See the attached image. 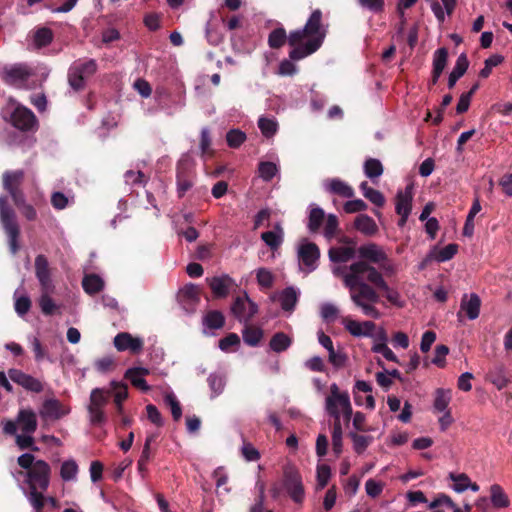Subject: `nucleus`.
<instances>
[{
    "mask_svg": "<svg viewBox=\"0 0 512 512\" xmlns=\"http://www.w3.org/2000/svg\"><path fill=\"white\" fill-rule=\"evenodd\" d=\"M328 27V23L323 21L322 11L313 10L302 28L288 34V44L293 47L289 52L290 58L301 60L315 53L322 46Z\"/></svg>",
    "mask_w": 512,
    "mask_h": 512,
    "instance_id": "7ed1b4c3",
    "label": "nucleus"
},
{
    "mask_svg": "<svg viewBox=\"0 0 512 512\" xmlns=\"http://www.w3.org/2000/svg\"><path fill=\"white\" fill-rule=\"evenodd\" d=\"M34 433H17L15 436V442L16 445L19 447V449H33L38 450V448L35 446V441L33 438Z\"/></svg>",
    "mask_w": 512,
    "mask_h": 512,
    "instance_id": "5fc2aeb1",
    "label": "nucleus"
},
{
    "mask_svg": "<svg viewBox=\"0 0 512 512\" xmlns=\"http://www.w3.org/2000/svg\"><path fill=\"white\" fill-rule=\"evenodd\" d=\"M297 258L299 269L310 273L318 267L320 258L319 247L309 239L303 238L297 246Z\"/></svg>",
    "mask_w": 512,
    "mask_h": 512,
    "instance_id": "9b49d317",
    "label": "nucleus"
},
{
    "mask_svg": "<svg viewBox=\"0 0 512 512\" xmlns=\"http://www.w3.org/2000/svg\"><path fill=\"white\" fill-rule=\"evenodd\" d=\"M89 420L92 425H102L106 422V416L102 407L88 405Z\"/></svg>",
    "mask_w": 512,
    "mask_h": 512,
    "instance_id": "0e129e2a",
    "label": "nucleus"
},
{
    "mask_svg": "<svg viewBox=\"0 0 512 512\" xmlns=\"http://www.w3.org/2000/svg\"><path fill=\"white\" fill-rule=\"evenodd\" d=\"M8 376L13 382L17 383L28 391L39 393L43 390V384L40 380L22 372L21 370L10 369L8 371Z\"/></svg>",
    "mask_w": 512,
    "mask_h": 512,
    "instance_id": "f3484780",
    "label": "nucleus"
},
{
    "mask_svg": "<svg viewBox=\"0 0 512 512\" xmlns=\"http://www.w3.org/2000/svg\"><path fill=\"white\" fill-rule=\"evenodd\" d=\"M286 41L288 42V35L283 27L272 30L268 36V45L273 49L282 47Z\"/></svg>",
    "mask_w": 512,
    "mask_h": 512,
    "instance_id": "c03bdc74",
    "label": "nucleus"
},
{
    "mask_svg": "<svg viewBox=\"0 0 512 512\" xmlns=\"http://www.w3.org/2000/svg\"><path fill=\"white\" fill-rule=\"evenodd\" d=\"M361 259L359 262H366L374 266L378 265L379 271L386 277H393L398 273V265L387 255L383 247L376 243H366L357 249Z\"/></svg>",
    "mask_w": 512,
    "mask_h": 512,
    "instance_id": "39448f33",
    "label": "nucleus"
},
{
    "mask_svg": "<svg viewBox=\"0 0 512 512\" xmlns=\"http://www.w3.org/2000/svg\"><path fill=\"white\" fill-rule=\"evenodd\" d=\"M283 237L284 231L280 223H276L272 231L263 232L261 234L263 242L272 250H276L281 246Z\"/></svg>",
    "mask_w": 512,
    "mask_h": 512,
    "instance_id": "bb28decb",
    "label": "nucleus"
},
{
    "mask_svg": "<svg viewBox=\"0 0 512 512\" xmlns=\"http://www.w3.org/2000/svg\"><path fill=\"white\" fill-rule=\"evenodd\" d=\"M180 296L183 302L195 306L199 302V289L196 285H187L181 290Z\"/></svg>",
    "mask_w": 512,
    "mask_h": 512,
    "instance_id": "864d4df0",
    "label": "nucleus"
},
{
    "mask_svg": "<svg viewBox=\"0 0 512 512\" xmlns=\"http://www.w3.org/2000/svg\"><path fill=\"white\" fill-rule=\"evenodd\" d=\"M325 218H326L325 213L322 208H320L316 204H310L309 205L308 222H307V228H308L309 232H311V233L318 232V230L322 226Z\"/></svg>",
    "mask_w": 512,
    "mask_h": 512,
    "instance_id": "cd10ccee",
    "label": "nucleus"
},
{
    "mask_svg": "<svg viewBox=\"0 0 512 512\" xmlns=\"http://www.w3.org/2000/svg\"><path fill=\"white\" fill-rule=\"evenodd\" d=\"M452 399V392L450 389L438 388L434 393L433 409L435 412L449 411V404Z\"/></svg>",
    "mask_w": 512,
    "mask_h": 512,
    "instance_id": "7c9ffc66",
    "label": "nucleus"
},
{
    "mask_svg": "<svg viewBox=\"0 0 512 512\" xmlns=\"http://www.w3.org/2000/svg\"><path fill=\"white\" fill-rule=\"evenodd\" d=\"M324 188L332 193L344 198H352L354 196L353 188L339 178L328 179L324 182Z\"/></svg>",
    "mask_w": 512,
    "mask_h": 512,
    "instance_id": "b1692460",
    "label": "nucleus"
},
{
    "mask_svg": "<svg viewBox=\"0 0 512 512\" xmlns=\"http://www.w3.org/2000/svg\"><path fill=\"white\" fill-rule=\"evenodd\" d=\"M469 66L467 56L462 53L456 60V63L448 77V87L451 89L456 82L465 74Z\"/></svg>",
    "mask_w": 512,
    "mask_h": 512,
    "instance_id": "c756f323",
    "label": "nucleus"
},
{
    "mask_svg": "<svg viewBox=\"0 0 512 512\" xmlns=\"http://www.w3.org/2000/svg\"><path fill=\"white\" fill-rule=\"evenodd\" d=\"M364 174L366 177L375 182L384 171L383 165L380 160L376 158H368L363 165Z\"/></svg>",
    "mask_w": 512,
    "mask_h": 512,
    "instance_id": "e433bc0d",
    "label": "nucleus"
},
{
    "mask_svg": "<svg viewBox=\"0 0 512 512\" xmlns=\"http://www.w3.org/2000/svg\"><path fill=\"white\" fill-rule=\"evenodd\" d=\"M113 344L118 351H130L139 353L143 349V340L140 337H134L128 332L118 333L113 340Z\"/></svg>",
    "mask_w": 512,
    "mask_h": 512,
    "instance_id": "a211bd4d",
    "label": "nucleus"
},
{
    "mask_svg": "<svg viewBox=\"0 0 512 512\" xmlns=\"http://www.w3.org/2000/svg\"><path fill=\"white\" fill-rule=\"evenodd\" d=\"M125 182L128 185H145L148 178L141 171L128 170L124 174Z\"/></svg>",
    "mask_w": 512,
    "mask_h": 512,
    "instance_id": "e2e57ef3",
    "label": "nucleus"
},
{
    "mask_svg": "<svg viewBox=\"0 0 512 512\" xmlns=\"http://www.w3.org/2000/svg\"><path fill=\"white\" fill-rule=\"evenodd\" d=\"M458 251V245L456 244H448L447 246L440 249L436 255L435 260L437 262H446L454 257V255Z\"/></svg>",
    "mask_w": 512,
    "mask_h": 512,
    "instance_id": "774afa93",
    "label": "nucleus"
},
{
    "mask_svg": "<svg viewBox=\"0 0 512 512\" xmlns=\"http://www.w3.org/2000/svg\"><path fill=\"white\" fill-rule=\"evenodd\" d=\"M279 172L277 164L269 161L260 162L258 166L259 177L269 182Z\"/></svg>",
    "mask_w": 512,
    "mask_h": 512,
    "instance_id": "49530a36",
    "label": "nucleus"
},
{
    "mask_svg": "<svg viewBox=\"0 0 512 512\" xmlns=\"http://www.w3.org/2000/svg\"><path fill=\"white\" fill-rule=\"evenodd\" d=\"M489 380L498 390L505 388L509 383V379L507 378L503 367H497L491 371L489 374Z\"/></svg>",
    "mask_w": 512,
    "mask_h": 512,
    "instance_id": "de8ad7c7",
    "label": "nucleus"
},
{
    "mask_svg": "<svg viewBox=\"0 0 512 512\" xmlns=\"http://www.w3.org/2000/svg\"><path fill=\"white\" fill-rule=\"evenodd\" d=\"M97 71V63L93 59H78L68 70V83L75 91L85 87L86 80Z\"/></svg>",
    "mask_w": 512,
    "mask_h": 512,
    "instance_id": "6e6552de",
    "label": "nucleus"
},
{
    "mask_svg": "<svg viewBox=\"0 0 512 512\" xmlns=\"http://www.w3.org/2000/svg\"><path fill=\"white\" fill-rule=\"evenodd\" d=\"M50 466L44 460H37L32 469L27 471L25 482L29 491L26 497L36 511L43 508L45 498L43 492L46 491L50 483Z\"/></svg>",
    "mask_w": 512,
    "mask_h": 512,
    "instance_id": "20e7f679",
    "label": "nucleus"
},
{
    "mask_svg": "<svg viewBox=\"0 0 512 512\" xmlns=\"http://www.w3.org/2000/svg\"><path fill=\"white\" fill-rule=\"evenodd\" d=\"M283 487L296 504L301 505L305 499V488L299 470L293 464L283 467Z\"/></svg>",
    "mask_w": 512,
    "mask_h": 512,
    "instance_id": "1a4fd4ad",
    "label": "nucleus"
},
{
    "mask_svg": "<svg viewBox=\"0 0 512 512\" xmlns=\"http://www.w3.org/2000/svg\"><path fill=\"white\" fill-rule=\"evenodd\" d=\"M0 222L8 236L9 247L13 254L18 251L19 226L13 209L7 204V198L0 196Z\"/></svg>",
    "mask_w": 512,
    "mask_h": 512,
    "instance_id": "9d476101",
    "label": "nucleus"
},
{
    "mask_svg": "<svg viewBox=\"0 0 512 512\" xmlns=\"http://www.w3.org/2000/svg\"><path fill=\"white\" fill-rule=\"evenodd\" d=\"M193 186V178L184 172L183 164L179 163L177 168V194L181 198Z\"/></svg>",
    "mask_w": 512,
    "mask_h": 512,
    "instance_id": "72a5a7b5",
    "label": "nucleus"
},
{
    "mask_svg": "<svg viewBox=\"0 0 512 512\" xmlns=\"http://www.w3.org/2000/svg\"><path fill=\"white\" fill-rule=\"evenodd\" d=\"M334 274L342 278L351 301L365 316L379 319L382 315L376 308L380 300L376 288L384 293L391 304L398 307L404 305L400 293L388 285L385 275L366 262H354L348 267L336 268Z\"/></svg>",
    "mask_w": 512,
    "mask_h": 512,
    "instance_id": "f257e3e1",
    "label": "nucleus"
},
{
    "mask_svg": "<svg viewBox=\"0 0 512 512\" xmlns=\"http://www.w3.org/2000/svg\"><path fill=\"white\" fill-rule=\"evenodd\" d=\"M82 287L86 293L93 295L104 288V281L96 274H89L83 278Z\"/></svg>",
    "mask_w": 512,
    "mask_h": 512,
    "instance_id": "c9c22d12",
    "label": "nucleus"
},
{
    "mask_svg": "<svg viewBox=\"0 0 512 512\" xmlns=\"http://www.w3.org/2000/svg\"><path fill=\"white\" fill-rule=\"evenodd\" d=\"M334 274L342 278L351 301L365 316L379 319L382 315L376 308L380 300L376 288L384 293L391 304L398 307L404 305L400 293L388 285L385 275L366 262H354L348 267L336 268Z\"/></svg>",
    "mask_w": 512,
    "mask_h": 512,
    "instance_id": "f03ea898",
    "label": "nucleus"
},
{
    "mask_svg": "<svg viewBox=\"0 0 512 512\" xmlns=\"http://www.w3.org/2000/svg\"><path fill=\"white\" fill-rule=\"evenodd\" d=\"M385 484L382 481L375 480L373 478L368 479L365 482V492L371 498H377L383 492Z\"/></svg>",
    "mask_w": 512,
    "mask_h": 512,
    "instance_id": "052dcab7",
    "label": "nucleus"
},
{
    "mask_svg": "<svg viewBox=\"0 0 512 512\" xmlns=\"http://www.w3.org/2000/svg\"><path fill=\"white\" fill-rule=\"evenodd\" d=\"M108 396L107 389L95 388L91 391L89 404L103 408L108 402Z\"/></svg>",
    "mask_w": 512,
    "mask_h": 512,
    "instance_id": "4d7b16f0",
    "label": "nucleus"
},
{
    "mask_svg": "<svg viewBox=\"0 0 512 512\" xmlns=\"http://www.w3.org/2000/svg\"><path fill=\"white\" fill-rule=\"evenodd\" d=\"M150 370L145 367H132L125 372V378L128 379L133 386L143 392H148L150 386L147 384L144 377L149 375Z\"/></svg>",
    "mask_w": 512,
    "mask_h": 512,
    "instance_id": "412c9836",
    "label": "nucleus"
},
{
    "mask_svg": "<svg viewBox=\"0 0 512 512\" xmlns=\"http://www.w3.org/2000/svg\"><path fill=\"white\" fill-rule=\"evenodd\" d=\"M300 295V289L294 286H289L275 293L272 296V299L280 304L281 309L285 313L291 315L296 308Z\"/></svg>",
    "mask_w": 512,
    "mask_h": 512,
    "instance_id": "2eb2a0df",
    "label": "nucleus"
},
{
    "mask_svg": "<svg viewBox=\"0 0 512 512\" xmlns=\"http://www.w3.org/2000/svg\"><path fill=\"white\" fill-rule=\"evenodd\" d=\"M354 227L361 234L371 237L378 233V225L375 220L367 214H360L354 220Z\"/></svg>",
    "mask_w": 512,
    "mask_h": 512,
    "instance_id": "393cba45",
    "label": "nucleus"
},
{
    "mask_svg": "<svg viewBox=\"0 0 512 512\" xmlns=\"http://www.w3.org/2000/svg\"><path fill=\"white\" fill-rule=\"evenodd\" d=\"M207 382L212 391V397H216L223 392L226 385V378L222 373H211L208 376Z\"/></svg>",
    "mask_w": 512,
    "mask_h": 512,
    "instance_id": "79ce46f5",
    "label": "nucleus"
},
{
    "mask_svg": "<svg viewBox=\"0 0 512 512\" xmlns=\"http://www.w3.org/2000/svg\"><path fill=\"white\" fill-rule=\"evenodd\" d=\"M292 344V338L283 332L274 334L269 342V347L276 353L286 351Z\"/></svg>",
    "mask_w": 512,
    "mask_h": 512,
    "instance_id": "f704fd0d",
    "label": "nucleus"
},
{
    "mask_svg": "<svg viewBox=\"0 0 512 512\" xmlns=\"http://www.w3.org/2000/svg\"><path fill=\"white\" fill-rule=\"evenodd\" d=\"M349 437L351 438V440L353 442L354 450L358 454L363 453L373 440V437H371V436L359 435L354 432H350Z\"/></svg>",
    "mask_w": 512,
    "mask_h": 512,
    "instance_id": "3c124183",
    "label": "nucleus"
},
{
    "mask_svg": "<svg viewBox=\"0 0 512 512\" xmlns=\"http://www.w3.org/2000/svg\"><path fill=\"white\" fill-rule=\"evenodd\" d=\"M440 506H445L452 509L454 512H460V509L455 505L453 500L446 494L438 495L430 504L429 508L436 509Z\"/></svg>",
    "mask_w": 512,
    "mask_h": 512,
    "instance_id": "680f3d73",
    "label": "nucleus"
},
{
    "mask_svg": "<svg viewBox=\"0 0 512 512\" xmlns=\"http://www.w3.org/2000/svg\"><path fill=\"white\" fill-rule=\"evenodd\" d=\"M323 223H324L323 234H324L325 238L330 240L335 236V234L338 230V226H339L338 218L334 214H328Z\"/></svg>",
    "mask_w": 512,
    "mask_h": 512,
    "instance_id": "6e6d98bb",
    "label": "nucleus"
},
{
    "mask_svg": "<svg viewBox=\"0 0 512 512\" xmlns=\"http://www.w3.org/2000/svg\"><path fill=\"white\" fill-rule=\"evenodd\" d=\"M331 478V468L327 464H319L316 468V490H322L326 487Z\"/></svg>",
    "mask_w": 512,
    "mask_h": 512,
    "instance_id": "a18cd8bd",
    "label": "nucleus"
},
{
    "mask_svg": "<svg viewBox=\"0 0 512 512\" xmlns=\"http://www.w3.org/2000/svg\"><path fill=\"white\" fill-rule=\"evenodd\" d=\"M32 75V70L26 64H16L5 68L3 80L10 85H20Z\"/></svg>",
    "mask_w": 512,
    "mask_h": 512,
    "instance_id": "6ab92c4d",
    "label": "nucleus"
},
{
    "mask_svg": "<svg viewBox=\"0 0 512 512\" xmlns=\"http://www.w3.org/2000/svg\"><path fill=\"white\" fill-rule=\"evenodd\" d=\"M7 108L12 110L10 121L15 128L21 131H30L36 127L37 119L34 113L27 107L16 103L14 100H10Z\"/></svg>",
    "mask_w": 512,
    "mask_h": 512,
    "instance_id": "f8f14e48",
    "label": "nucleus"
},
{
    "mask_svg": "<svg viewBox=\"0 0 512 512\" xmlns=\"http://www.w3.org/2000/svg\"><path fill=\"white\" fill-rule=\"evenodd\" d=\"M259 495L254 505L250 508V512H273L270 509L264 507L265 500V484L263 482H257L256 484Z\"/></svg>",
    "mask_w": 512,
    "mask_h": 512,
    "instance_id": "69168bd1",
    "label": "nucleus"
},
{
    "mask_svg": "<svg viewBox=\"0 0 512 512\" xmlns=\"http://www.w3.org/2000/svg\"><path fill=\"white\" fill-rule=\"evenodd\" d=\"M207 281L213 294L219 298L226 297L232 287L235 286V281L227 274L212 277L207 279Z\"/></svg>",
    "mask_w": 512,
    "mask_h": 512,
    "instance_id": "aec40b11",
    "label": "nucleus"
},
{
    "mask_svg": "<svg viewBox=\"0 0 512 512\" xmlns=\"http://www.w3.org/2000/svg\"><path fill=\"white\" fill-rule=\"evenodd\" d=\"M231 310L240 322L248 323L258 312V306L249 298L247 293H244L243 296L236 297Z\"/></svg>",
    "mask_w": 512,
    "mask_h": 512,
    "instance_id": "4468645a",
    "label": "nucleus"
},
{
    "mask_svg": "<svg viewBox=\"0 0 512 512\" xmlns=\"http://www.w3.org/2000/svg\"><path fill=\"white\" fill-rule=\"evenodd\" d=\"M357 250L353 246L332 247L329 249V259L335 263H345L354 258Z\"/></svg>",
    "mask_w": 512,
    "mask_h": 512,
    "instance_id": "c85d7f7f",
    "label": "nucleus"
},
{
    "mask_svg": "<svg viewBox=\"0 0 512 512\" xmlns=\"http://www.w3.org/2000/svg\"><path fill=\"white\" fill-rule=\"evenodd\" d=\"M52 40L53 32L49 28H40L34 34V44L37 48H42L49 45Z\"/></svg>",
    "mask_w": 512,
    "mask_h": 512,
    "instance_id": "8fccbe9b",
    "label": "nucleus"
},
{
    "mask_svg": "<svg viewBox=\"0 0 512 512\" xmlns=\"http://www.w3.org/2000/svg\"><path fill=\"white\" fill-rule=\"evenodd\" d=\"M386 337H382L381 342H376L372 346V351L375 353L381 354L386 360L398 363V357L395 355V353L387 346L385 343Z\"/></svg>",
    "mask_w": 512,
    "mask_h": 512,
    "instance_id": "09e8293b",
    "label": "nucleus"
},
{
    "mask_svg": "<svg viewBox=\"0 0 512 512\" xmlns=\"http://www.w3.org/2000/svg\"><path fill=\"white\" fill-rule=\"evenodd\" d=\"M325 411L335 421H341L343 416L345 421H349L353 414V409L348 392L341 391L336 383L330 385V394L325 399Z\"/></svg>",
    "mask_w": 512,
    "mask_h": 512,
    "instance_id": "423d86ee",
    "label": "nucleus"
},
{
    "mask_svg": "<svg viewBox=\"0 0 512 512\" xmlns=\"http://www.w3.org/2000/svg\"><path fill=\"white\" fill-rule=\"evenodd\" d=\"M320 314L324 321L332 322L338 317L339 309L332 303H324L321 305Z\"/></svg>",
    "mask_w": 512,
    "mask_h": 512,
    "instance_id": "338daca9",
    "label": "nucleus"
},
{
    "mask_svg": "<svg viewBox=\"0 0 512 512\" xmlns=\"http://www.w3.org/2000/svg\"><path fill=\"white\" fill-rule=\"evenodd\" d=\"M490 503L495 509H506L510 506V499L503 487L499 484H492L489 487Z\"/></svg>",
    "mask_w": 512,
    "mask_h": 512,
    "instance_id": "5701e85b",
    "label": "nucleus"
},
{
    "mask_svg": "<svg viewBox=\"0 0 512 512\" xmlns=\"http://www.w3.org/2000/svg\"><path fill=\"white\" fill-rule=\"evenodd\" d=\"M413 188L407 186L405 190L398 191L396 195L395 210L398 215H410L412 210Z\"/></svg>",
    "mask_w": 512,
    "mask_h": 512,
    "instance_id": "4be33fe9",
    "label": "nucleus"
},
{
    "mask_svg": "<svg viewBox=\"0 0 512 512\" xmlns=\"http://www.w3.org/2000/svg\"><path fill=\"white\" fill-rule=\"evenodd\" d=\"M52 292L53 291H42V294L39 298V306L42 313L45 315H52L58 308V306L49 295Z\"/></svg>",
    "mask_w": 512,
    "mask_h": 512,
    "instance_id": "603ef678",
    "label": "nucleus"
},
{
    "mask_svg": "<svg viewBox=\"0 0 512 512\" xmlns=\"http://www.w3.org/2000/svg\"><path fill=\"white\" fill-rule=\"evenodd\" d=\"M246 140V134L239 129H232L226 135V141L229 147L238 148Z\"/></svg>",
    "mask_w": 512,
    "mask_h": 512,
    "instance_id": "bf43d9fd",
    "label": "nucleus"
},
{
    "mask_svg": "<svg viewBox=\"0 0 512 512\" xmlns=\"http://www.w3.org/2000/svg\"><path fill=\"white\" fill-rule=\"evenodd\" d=\"M481 300L477 294L467 295L461 301V311H464L470 320L478 318L480 313Z\"/></svg>",
    "mask_w": 512,
    "mask_h": 512,
    "instance_id": "a878e982",
    "label": "nucleus"
},
{
    "mask_svg": "<svg viewBox=\"0 0 512 512\" xmlns=\"http://www.w3.org/2000/svg\"><path fill=\"white\" fill-rule=\"evenodd\" d=\"M258 127L266 138H272L278 131V123L273 117H260L258 119Z\"/></svg>",
    "mask_w": 512,
    "mask_h": 512,
    "instance_id": "ea45409f",
    "label": "nucleus"
},
{
    "mask_svg": "<svg viewBox=\"0 0 512 512\" xmlns=\"http://www.w3.org/2000/svg\"><path fill=\"white\" fill-rule=\"evenodd\" d=\"M107 393L112 394L116 406H120V403L128 397V387L124 382L113 380L110 382Z\"/></svg>",
    "mask_w": 512,
    "mask_h": 512,
    "instance_id": "4c0bfd02",
    "label": "nucleus"
},
{
    "mask_svg": "<svg viewBox=\"0 0 512 512\" xmlns=\"http://www.w3.org/2000/svg\"><path fill=\"white\" fill-rule=\"evenodd\" d=\"M448 58V51L442 47L437 49L433 55V70L437 72H443L446 67Z\"/></svg>",
    "mask_w": 512,
    "mask_h": 512,
    "instance_id": "13d9d810",
    "label": "nucleus"
},
{
    "mask_svg": "<svg viewBox=\"0 0 512 512\" xmlns=\"http://www.w3.org/2000/svg\"><path fill=\"white\" fill-rule=\"evenodd\" d=\"M448 479L452 481L451 489L456 493H463L468 490V484L470 477L466 473H454L448 474Z\"/></svg>",
    "mask_w": 512,
    "mask_h": 512,
    "instance_id": "58836bf2",
    "label": "nucleus"
},
{
    "mask_svg": "<svg viewBox=\"0 0 512 512\" xmlns=\"http://www.w3.org/2000/svg\"><path fill=\"white\" fill-rule=\"evenodd\" d=\"M24 179V171H6L3 174V187L7 192H12L20 189Z\"/></svg>",
    "mask_w": 512,
    "mask_h": 512,
    "instance_id": "2f4dec72",
    "label": "nucleus"
},
{
    "mask_svg": "<svg viewBox=\"0 0 512 512\" xmlns=\"http://www.w3.org/2000/svg\"><path fill=\"white\" fill-rule=\"evenodd\" d=\"M242 337L247 345L255 347L263 338V331L260 328L246 326L242 331Z\"/></svg>",
    "mask_w": 512,
    "mask_h": 512,
    "instance_id": "37998d69",
    "label": "nucleus"
},
{
    "mask_svg": "<svg viewBox=\"0 0 512 512\" xmlns=\"http://www.w3.org/2000/svg\"><path fill=\"white\" fill-rule=\"evenodd\" d=\"M71 407L54 396L43 400L39 415L43 421H57L69 415Z\"/></svg>",
    "mask_w": 512,
    "mask_h": 512,
    "instance_id": "ddd939ff",
    "label": "nucleus"
},
{
    "mask_svg": "<svg viewBox=\"0 0 512 512\" xmlns=\"http://www.w3.org/2000/svg\"><path fill=\"white\" fill-rule=\"evenodd\" d=\"M78 472L79 467L74 459H67L60 466V477L64 482L76 481Z\"/></svg>",
    "mask_w": 512,
    "mask_h": 512,
    "instance_id": "473e14b6",
    "label": "nucleus"
},
{
    "mask_svg": "<svg viewBox=\"0 0 512 512\" xmlns=\"http://www.w3.org/2000/svg\"><path fill=\"white\" fill-rule=\"evenodd\" d=\"M37 426V415L31 408L20 409L15 420L2 422L3 432L7 435H16L18 430L22 433H35Z\"/></svg>",
    "mask_w": 512,
    "mask_h": 512,
    "instance_id": "0eeeda50",
    "label": "nucleus"
},
{
    "mask_svg": "<svg viewBox=\"0 0 512 512\" xmlns=\"http://www.w3.org/2000/svg\"><path fill=\"white\" fill-rule=\"evenodd\" d=\"M35 275L42 291H53L54 285L47 258L40 254L35 258Z\"/></svg>",
    "mask_w": 512,
    "mask_h": 512,
    "instance_id": "dca6fc26",
    "label": "nucleus"
},
{
    "mask_svg": "<svg viewBox=\"0 0 512 512\" xmlns=\"http://www.w3.org/2000/svg\"><path fill=\"white\" fill-rule=\"evenodd\" d=\"M224 322V316L219 311H210L203 318V325L208 330L220 329L223 327Z\"/></svg>",
    "mask_w": 512,
    "mask_h": 512,
    "instance_id": "a19ab883",
    "label": "nucleus"
}]
</instances>
